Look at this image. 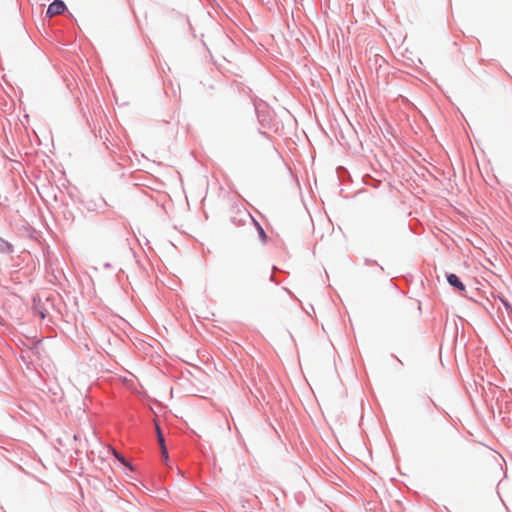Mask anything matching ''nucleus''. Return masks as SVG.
Returning <instances> with one entry per match:
<instances>
[{
  "mask_svg": "<svg viewBox=\"0 0 512 512\" xmlns=\"http://www.w3.org/2000/svg\"><path fill=\"white\" fill-rule=\"evenodd\" d=\"M447 283L453 287L458 292H465L466 286L460 279V277L455 273H446Z\"/></svg>",
  "mask_w": 512,
  "mask_h": 512,
  "instance_id": "obj_1",
  "label": "nucleus"
},
{
  "mask_svg": "<svg viewBox=\"0 0 512 512\" xmlns=\"http://www.w3.org/2000/svg\"><path fill=\"white\" fill-rule=\"evenodd\" d=\"M66 9V5L61 0H55L52 2L47 9V16L53 17L59 14H62Z\"/></svg>",
  "mask_w": 512,
  "mask_h": 512,
  "instance_id": "obj_2",
  "label": "nucleus"
},
{
  "mask_svg": "<svg viewBox=\"0 0 512 512\" xmlns=\"http://www.w3.org/2000/svg\"><path fill=\"white\" fill-rule=\"evenodd\" d=\"M112 454L115 457V459L121 463L124 467L128 468L130 471H134V466L129 462L124 455H122L120 452L112 449Z\"/></svg>",
  "mask_w": 512,
  "mask_h": 512,
  "instance_id": "obj_3",
  "label": "nucleus"
},
{
  "mask_svg": "<svg viewBox=\"0 0 512 512\" xmlns=\"http://www.w3.org/2000/svg\"><path fill=\"white\" fill-rule=\"evenodd\" d=\"M13 252V245L0 237V253L1 254H10Z\"/></svg>",
  "mask_w": 512,
  "mask_h": 512,
  "instance_id": "obj_4",
  "label": "nucleus"
},
{
  "mask_svg": "<svg viewBox=\"0 0 512 512\" xmlns=\"http://www.w3.org/2000/svg\"><path fill=\"white\" fill-rule=\"evenodd\" d=\"M33 312L35 315H38L41 319H45L47 316L46 310L41 306L40 301L36 303V300H33Z\"/></svg>",
  "mask_w": 512,
  "mask_h": 512,
  "instance_id": "obj_5",
  "label": "nucleus"
},
{
  "mask_svg": "<svg viewBox=\"0 0 512 512\" xmlns=\"http://www.w3.org/2000/svg\"><path fill=\"white\" fill-rule=\"evenodd\" d=\"M256 229H257V232H258V236L260 238V240L263 242V243H266L267 240H268V236L263 228V226H255Z\"/></svg>",
  "mask_w": 512,
  "mask_h": 512,
  "instance_id": "obj_6",
  "label": "nucleus"
},
{
  "mask_svg": "<svg viewBox=\"0 0 512 512\" xmlns=\"http://www.w3.org/2000/svg\"><path fill=\"white\" fill-rule=\"evenodd\" d=\"M156 430H157L158 442L160 444V447L163 448V445H165L164 435L158 425H156Z\"/></svg>",
  "mask_w": 512,
  "mask_h": 512,
  "instance_id": "obj_7",
  "label": "nucleus"
},
{
  "mask_svg": "<svg viewBox=\"0 0 512 512\" xmlns=\"http://www.w3.org/2000/svg\"><path fill=\"white\" fill-rule=\"evenodd\" d=\"M499 300L503 304V306L506 308L508 313H512V305L510 304V302L504 297H499Z\"/></svg>",
  "mask_w": 512,
  "mask_h": 512,
  "instance_id": "obj_8",
  "label": "nucleus"
},
{
  "mask_svg": "<svg viewBox=\"0 0 512 512\" xmlns=\"http://www.w3.org/2000/svg\"><path fill=\"white\" fill-rule=\"evenodd\" d=\"M364 262H365V264H366V265H371V264H373V265H377V266H378V271H379V272H382V271L384 270V269H383V267H382L381 265H379V264H378V262H377L376 260H372V259H370V258H365V259H364Z\"/></svg>",
  "mask_w": 512,
  "mask_h": 512,
  "instance_id": "obj_9",
  "label": "nucleus"
},
{
  "mask_svg": "<svg viewBox=\"0 0 512 512\" xmlns=\"http://www.w3.org/2000/svg\"><path fill=\"white\" fill-rule=\"evenodd\" d=\"M161 454L164 461L169 460V454L166 445H163V448H161Z\"/></svg>",
  "mask_w": 512,
  "mask_h": 512,
  "instance_id": "obj_10",
  "label": "nucleus"
},
{
  "mask_svg": "<svg viewBox=\"0 0 512 512\" xmlns=\"http://www.w3.org/2000/svg\"><path fill=\"white\" fill-rule=\"evenodd\" d=\"M391 357H393V358L397 359V361H398L401 365H403V362L401 361V359H399L396 355L392 354V355H391Z\"/></svg>",
  "mask_w": 512,
  "mask_h": 512,
  "instance_id": "obj_11",
  "label": "nucleus"
},
{
  "mask_svg": "<svg viewBox=\"0 0 512 512\" xmlns=\"http://www.w3.org/2000/svg\"><path fill=\"white\" fill-rule=\"evenodd\" d=\"M270 281L275 282L276 284L278 283V282L275 280V276H274L273 274L270 276Z\"/></svg>",
  "mask_w": 512,
  "mask_h": 512,
  "instance_id": "obj_12",
  "label": "nucleus"
},
{
  "mask_svg": "<svg viewBox=\"0 0 512 512\" xmlns=\"http://www.w3.org/2000/svg\"><path fill=\"white\" fill-rule=\"evenodd\" d=\"M409 227H410V232L417 233V231L413 229V226H409Z\"/></svg>",
  "mask_w": 512,
  "mask_h": 512,
  "instance_id": "obj_13",
  "label": "nucleus"
},
{
  "mask_svg": "<svg viewBox=\"0 0 512 512\" xmlns=\"http://www.w3.org/2000/svg\"><path fill=\"white\" fill-rule=\"evenodd\" d=\"M326 227H327L328 229L330 228V226H326ZM331 228H332V232H334V230H335V225H332V226H331Z\"/></svg>",
  "mask_w": 512,
  "mask_h": 512,
  "instance_id": "obj_14",
  "label": "nucleus"
},
{
  "mask_svg": "<svg viewBox=\"0 0 512 512\" xmlns=\"http://www.w3.org/2000/svg\"><path fill=\"white\" fill-rule=\"evenodd\" d=\"M104 267H106V268H107V267H110V264H109V263H105V264H104Z\"/></svg>",
  "mask_w": 512,
  "mask_h": 512,
  "instance_id": "obj_15",
  "label": "nucleus"
},
{
  "mask_svg": "<svg viewBox=\"0 0 512 512\" xmlns=\"http://www.w3.org/2000/svg\"><path fill=\"white\" fill-rule=\"evenodd\" d=\"M144 240H145V244H148V239L146 237H144Z\"/></svg>",
  "mask_w": 512,
  "mask_h": 512,
  "instance_id": "obj_16",
  "label": "nucleus"
},
{
  "mask_svg": "<svg viewBox=\"0 0 512 512\" xmlns=\"http://www.w3.org/2000/svg\"><path fill=\"white\" fill-rule=\"evenodd\" d=\"M25 228L28 230V228H32V225L25 226Z\"/></svg>",
  "mask_w": 512,
  "mask_h": 512,
  "instance_id": "obj_17",
  "label": "nucleus"
}]
</instances>
